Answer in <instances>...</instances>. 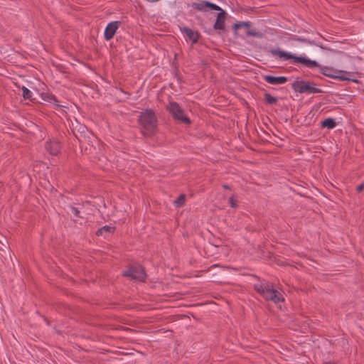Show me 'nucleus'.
<instances>
[{"mask_svg":"<svg viewBox=\"0 0 364 364\" xmlns=\"http://www.w3.org/2000/svg\"><path fill=\"white\" fill-rule=\"evenodd\" d=\"M139 121L144 135L150 136L153 134L156 127V118L151 109H146L141 112Z\"/></svg>","mask_w":364,"mask_h":364,"instance_id":"1","label":"nucleus"},{"mask_svg":"<svg viewBox=\"0 0 364 364\" xmlns=\"http://www.w3.org/2000/svg\"><path fill=\"white\" fill-rule=\"evenodd\" d=\"M183 31H184L185 33L187 35V36L189 38V39L193 43H195L197 41L198 37L197 32H196L190 28H184Z\"/></svg>","mask_w":364,"mask_h":364,"instance_id":"15","label":"nucleus"},{"mask_svg":"<svg viewBox=\"0 0 364 364\" xmlns=\"http://www.w3.org/2000/svg\"><path fill=\"white\" fill-rule=\"evenodd\" d=\"M229 202L232 208H235L237 206V201L234 197H231L229 200Z\"/></svg>","mask_w":364,"mask_h":364,"instance_id":"22","label":"nucleus"},{"mask_svg":"<svg viewBox=\"0 0 364 364\" xmlns=\"http://www.w3.org/2000/svg\"><path fill=\"white\" fill-rule=\"evenodd\" d=\"M147 1H149V2H156V1H157L158 0H147Z\"/></svg>","mask_w":364,"mask_h":364,"instance_id":"25","label":"nucleus"},{"mask_svg":"<svg viewBox=\"0 0 364 364\" xmlns=\"http://www.w3.org/2000/svg\"><path fill=\"white\" fill-rule=\"evenodd\" d=\"M250 26V22H240V23H235L234 25V28L235 30H237L241 27H245V28H248Z\"/></svg>","mask_w":364,"mask_h":364,"instance_id":"19","label":"nucleus"},{"mask_svg":"<svg viewBox=\"0 0 364 364\" xmlns=\"http://www.w3.org/2000/svg\"><path fill=\"white\" fill-rule=\"evenodd\" d=\"M264 80L271 85H282L287 81V78L284 76H272L269 75H263Z\"/></svg>","mask_w":364,"mask_h":364,"instance_id":"9","label":"nucleus"},{"mask_svg":"<svg viewBox=\"0 0 364 364\" xmlns=\"http://www.w3.org/2000/svg\"><path fill=\"white\" fill-rule=\"evenodd\" d=\"M195 8L199 11H206L208 9L220 10V8L215 4L209 1H200L195 4Z\"/></svg>","mask_w":364,"mask_h":364,"instance_id":"10","label":"nucleus"},{"mask_svg":"<svg viewBox=\"0 0 364 364\" xmlns=\"http://www.w3.org/2000/svg\"><path fill=\"white\" fill-rule=\"evenodd\" d=\"M293 89L299 93H320L321 90L315 85L304 80H298L293 84Z\"/></svg>","mask_w":364,"mask_h":364,"instance_id":"5","label":"nucleus"},{"mask_svg":"<svg viewBox=\"0 0 364 364\" xmlns=\"http://www.w3.org/2000/svg\"><path fill=\"white\" fill-rule=\"evenodd\" d=\"M247 34L250 36L260 37L262 35L259 32L248 30Z\"/></svg>","mask_w":364,"mask_h":364,"instance_id":"21","label":"nucleus"},{"mask_svg":"<svg viewBox=\"0 0 364 364\" xmlns=\"http://www.w3.org/2000/svg\"><path fill=\"white\" fill-rule=\"evenodd\" d=\"M273 55L277 56L284 60L293 59L296 63H301L307 68L318 67V64L316 60L309 59L303 56H295L289 52L282 50L280 49H273L271 50Z\"/></svg>","mask_w":364,"mask_h":364,"instance_id":"2","label":"nucleus"},{"mask_svg":"<svg viewBox=\"0 0 364 364\" xmlns=\"http://www.w3.org/2000/svg\"><path fill=\"white\" fill-rule=\"evenodd\" d=\"M322 126L328 129H333L336 127V122L332 118H327L322 122Z\"/></svg>","mask_w":364,"mask_h":364,"instance_id":"16","label":"nucleus"},{"mask_svg":"<svg viewBox=\"0 0 364 364\" xmlns=\"http://www.w3.org/2000/svg\"><path fill=\"white\" fill-rule=\"evenodd\" d=\"M22 95L25 100H32L33 93L31 90H29L26 87H22Z\"/></svg>","mask_w":364,"mask_h":364,"instance_id":"17","label":"nucleus"},{"mask_svg":"<svg viewBox=\"0 0 364 364\" xmlns=\"http://www.w3.org/2000/svg\"><path fill=\"white\" fill-rule=\"evenodd\" d=\"M363 187H364V186H363V184H361V185L358 186L357 187V191H358V192L361 191L363 189Z\"/></svg>","mask_w":364,"mask_h":364,"instance_id":"24","label":"nucleus"},{"mask_svg":"<svg viewBox=\"0 0 364 364\" xmlns=\"http://www.w3.org/2000/svg\"><path fill=\"white\" fill-rule=\"evenodd\" d=\"M114 228L113 226L105 225V226L101 228L100 230H98L97 235L104 236V237H107L108 235H109L110 233H112L114 231Z\"/></svg>","mask_w":364,"mask_h":364,"instance_id":"14","label":"nucleus"},{"mask_svg":"<svg viewBox=\"0 0 364 364\" xmlns=\"http://www.w3.org/2000/svg\"><path fill=\"white\" fill-rule=\"evenodd\" d=\"M71 212L72 213H73L75 216L78 217L79 216V211L77 210V208H71Z\"/></svg>","mask_w":364,"mask_h":364,"instance_id":"23","label":"nucleus"},{"mask_svg":"<svg viewBox=\"0 0 364 364\" xmlns=\"http://www.w3.org/2000/svg\"><path fill=\"white\" fill-rule=\"evenodd\" d=\"M41 97L43 101L46 102L48 103H50L51 105H54L56 106H60V105L58 103V100H57L56 97L49 92H43L41 94Z\"/></svg>","mask_w":364,"mask_h":364,"instance_id":"13","label":"nucleus"},{"mask_svg":"<svg viewBox=\"0 0 364 364\" xmlns=\"http://www.w3.org/2000/svg\"><path fill=\"white\" fill-rule=\"evenodd\" d=\"M265 100L269 104H274L277 102V98H275L274 97L272 96L269 94H266Z\"/></svg>","mask_w":364,"mask_h":364,"instance_id":"20","label":"nucleus"},{"mask_svg":"<svg viewBox=\"0 0 364 364\" xmlns=\"http://www.w3.org/2000/svg\"><path fill=\"white\" fill-rule=\"evenodd\" d=\"M186 200V196L182 194L176 200H174L173 203L176 207H181L183 205Z\"/></svg>","mask_w":364,"mask_h":364,"instance_id":"18","label":"nucleus"},{"mask_svg":"<svg viewBox=\"0 0 364 364\" xmlns=\"http://www.w3.org/2000/svg\"><path fill=\"white\" fill-rule=\"evenodd\" d=\"M320 72L325 76L333 79L355 81L349 76V73L344 70H335L330 67H320Z\"/></svg>","mask_w":364,"mask_h":364,"instance_id":"4","label":"nucleus"},{"mask_svg":"<svg viewBox=\"0 0 364 364\" xmlns=\"http://www.w3.org/2000/svg\"><path fill=\"white\" fill-rule=\"evenodd\" d=\"M220 12L218 14L216 21L214 24V28L216 30H222L224 28L225 23V11L220 9L218 10Z\"/></svg>","mask_w":364,"mask_h":364,"instance_id":"11","label":"nucleus"},{"mask_svg":"<svg viewBox=\"0 0 364 364\" xmlns=\"http://www.w3.org/2000/svg\"><path fill=\"white\" fill-rule=\"evenodd\" d=\"M124 275L139 281H144L146 278L144 269L140 265L131 267L129 270L124 272Z\"/></svg>","mask_w":364,"mask_h":364,"instance_id":"7","label":"nucleus"},{"mask_svg":"<svg viewBox=\"0 0 364 364\" xmlns=\"http://www.w3.org/2000/svg\"><path fill=\"white\" fill-rule=\"evenodd\" d=\"M47 151L52 155H56L60 149L58 141L56 140L50 141L46 146Z\"/></svg>","mask_w":364,"mask_h":364,"instance_id":"12","label":"nucleus"},{"mask_svg":"<svg viewBox=\"0 0 364 364\" xmlns=\"http://www.w3.org/2000/svg\"><path fill=\"white\" fill-rule=\"evenodd\" d=\"M255 288L267 300H270L275 304H279L284 301L282 294L269 284L262 283L257 284Z\"/></svg>","mask_w":364,"mask_h":364,"instance_id":"3","label":"nucleus"},{"mask_svg":"<svg viewBox=\"0 0 364 364\" xmlns=\"http://www.w3.org/2000/svg\"><path fill=\"white\" fill-rule=\"evenodd\" d=\"M168 110L172 114V116L183 123L188 124L190 123V119L185 114L183 110L179 107V105L176 102H170L167 107Z\"/></svg>","mask_w":364,"mask_h":364,"instance_id":"6","label":"nucleus"},{"mask_svg":"<svg viewBox=\"0 0 364 364\" xmlns=\"http://www.w3.org/2000/svg\"><path fill=\"white\" fill-rule=\"evenodd\" d=\"M119 24H120V22L117 21H112L107 24V26H106V28L105 29V33H104L105 38L106 40L109 41L114 37L117 30L119 28Z\"/></svg>","mask_w":364,"mask_h":364,"instance_id":"8","label":"nucleus"}]
</instances>
